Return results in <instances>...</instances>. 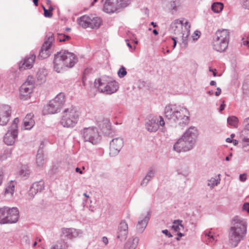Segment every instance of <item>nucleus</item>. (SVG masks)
<instances>
[{
	"instance_id": "obj_44",
	"label": "nucleus",
	"mask_w": 249,
	"mask_h": 249,
	"mask_svg": "<svg viewBox=\"0 0 249 249\" xmlns=\"http://www.w3.org/2000/svg\"><path fill=\"white\" fill-rule=\"evenodd\" d=\"M127 73L125 68L122 66L118 71V75L120 78L124 77Z\"/></svg>"
},
{
	"instance_id": "obj_3",
	"label": "nucleus",
	"mask_w": 249,
	"mask_h": 249,
	"mask_svg": "<svg viewBox=\"0 0 249 249\" xmlns=\"http://www.w3.org/2000/svg\"><path fill=\"white\" fill-rule=\"evenodd\" d=\"M77 62L74 54L66 50H62L55 55L54 69L57 72H62L66 68H72Z\"/></svg>"
},
{
	"instance_id": "obj_51",
	"label": "nucleus",
	"mask_w": 249,
	"mask_h": 249,
	"mask_svg": "<svg viewBox=\"0 0 249 249\" xmlns=\"http://www.w3.org/2000/svg\"><path fill=\"white\" fill-rule=\"evenodd\" d=\"M51 249H65L61 243H57L52 247Z\"/></svg>"
},
{
	"instance_id": "obj_56",
	"label": "nucleus",
	"mask_w": 249,
	"mask_h": 249,
	"mask_svg": "<svg viewBox=\"0 0 249 249\" xmlns=\"http://www.w3.org/2000/svg\"><path fill=\"white\" fill-rule=\"evenodd\" d=\"M162 232L163 233L165 234V235H166L167 236H168L169 237H172V234L170 232H169V231L167 230H162Z\"/></svg>"
},
{
	"instance_id": "obj_63",
	"label": "nucleus",
	"mask_w": 249,
	"mask_h": 249,
	"mask_svg": "<svg viewBox=\"0 0 249 249\" xmlns=\"http://www.w3.org/2000/svg\"><path fill=\"white\" fill-rule=\"evenodd\" d=\"M232 140L231 138H228L226 139V142H231Z\"/></svg>"
},
{
	"instance_id": "obj_45",
	"label": "nucleus",
	"mask_w": 249,
	"mask_h": 249,
	"mask_svg": "<svg viewBox=\"0 0 249 249\" xmlns=\"http://www.w3.org/2000/svg\"><path fill=\"white\" fill-rule=\"evenodd\" d=\"M37 194L36 192H35V189L34 190L31 187H30L27 196V197L28 199H33L35 196Z\"/></svg>"
},
{
	"instance_id": "obj_46",
	"label": "nucleus",
	"mask_w": 249,
	"mask_h": 249,
	"mask_svg": "<svg viewBox=\"0 0 249 249\" xmlns=\"http://www.w3.org/2000/svg\"><path fill=\"white\" fill-rule=\"evenodd\" d=\"M242 142L243 148H245V147L249 146V137H243L242 139Z\"/></svg>"
},
{
	"instance_id": "obj_33",
	"label": "nucleus",
	"mask_w": 249,
	"mask_h": 249,
	"mask_svg": "<svg viewBox=\"0 0 249 249\" xmlns=\"http://www.w3.org/2000/svg\"><path fill=\"white\" fill-rule=\"evenodd\" d=\"M170 3V9L173 12L177 11L181 6V0H168Z\"/></svg>"
},
{
	"instance_id": "obj_59",
	"label": "nucleus",
	"mask_w": 249,
	"mask_h": 249,
	"mask_svg": "<svg viewBox=\"0 0 249 249\" xmlns=\"http://www.w3.org/2000/svg\"><path fill=\"white\" fill-rule=\"evenodd\" d=\"M216 90H217V91L214 93L215 95L219 96L221 94V90L220 88H217L216 89Z\"/></svg>"
},
{
	"instance_id": "obj_47",
	"label": "nucleus",
	"mask_w": 249,
	"mask_h": 249,
	"mask_svg": "<svg viewBox=\"0 0 249 249\" xmlns=\"http://www.w3.org/2000/svg\"><path fill=\"white\" fill-rule=\"evenodd\" d=\"M242 6L245 9L249 10V0H240Z\"/></svg>"
},
{
	"instance_id": "obj_50",
	"label": "nucleus",
	"mask_w": 249,
	"mask_h": 249,
	"mask_svg": "<svg viewBox=\"0 0 249 249\" xmlns=\"http://www.w3.org/2000/svg\"><path fill=\"white\" fill-rule=\"evenodd\" d=\"M209 72L210 73V76H213L214 77L220 76V74L217 75L216 71L215 69H212V68H210Z\"/></svg>"
},
{
	"instance_id": "obj_38",
	"label": "nucleus",
	"mask_w": 249,
	"mask_h": 249,
	"mask_svg": "<svg viewBox=\"0 0 249 249\" xmlns=\"http://www.w3.org/2000/svg\"><path fill=\"white\" fill-rule=\"evenodd\" d=\"M11 155V150L10 149H7L4 150L0 154V160H6L8 158L10 157Z\"/></svg>"
},
{
	"instance_id": "obj_36",
	"label": "nucleus",
	"mask_w": 249,
	"mask_h": 249,
	"mask_svg": "<svg viewBox=\"0 0 249 249\" xmlns=\"http://www.w3.org/2000/svg\"><path fill=\"white\" fill-rule=\"evenodd\" d=\"M238 122V119L234 116H230L227 119L228 124L231 126H232L235 128L237 127Z\"/></svg>"
},
{
	"instance_id": "obj_6",
	"label": "nucleus",
	"mask_w": 249,
	"mask_h": 249,
	"mask_svg": "<svg viewBox=\"0 0 249 249\" xmlns=\"http://www.w3.org/2000/svg\"><path fill=\"white\" fill-rule=\"evenodd\" d=\"M230 33L227 29L218 30L213 36L212 46L213 49L220 53L225 52L228 48Z\"/></svg>"
},
{
	"instance_id": "obj_34",
	"label": "nucleus",
	"mask_w": 249,
	"mask_h": 249,
	"mask_svg": "<svg viewBox=\"0 0 249 249\" xmlns=\"http://www.w3.org/2000/svg\"><path fill=\"white\" fill-rule=\"evenodd\" d=\"M30 173L31 171L28 166L27 165H23L21 166L19 171V175L20 176L27 178L29 176Z\"/></svg>"
},
{
	"instance_id": "obj_4",
	"label": "nucleus",
	"mask_w": 249,
	"mask_h": 249,
	"mask_svg": "<svg viewBox=\"0 0 249 249\" xmlns=\"http://www.w3.org/2000/svg\"><path fill=\"white\" fill-rule=\"evenodd\" d=\"M190 24L187 21L184 22L183 20L177 19L175 20L171 24V30L174 34L181 38L182 47L186 48L187 47V39L190 35Z\"/></svg>"
},
{
	"instance_id": "obj_57",
	"label": "nucleus",
	"mask_w": 249,
	"mask_h": 249,
	"mask_svg": "<svg viewBox=\"0 0 249 249\" xmlns=\"http://www.w3.org/2000/svg\"><path fill=\"white\" fill-rule=\"evenodd\" d=\"M102 241L106 245H107L108 243V239L106 236H104L102 237Z\"/></svg>"
},
{
	"instance_id": "obj_15",
	"label": "nucleus",
	"mask_w": 249,
	"mask_h": 249,
	"mask_svg": "<svg viewBox=\"0 0 249 249\" xmlns=\"http://www.w3.org/2000/svg\"><path fill=\"white\" fill-rule=\"evenodd\" d=\"M150 211H146L142 213L139 216L136 226L137 232L142 233L146 228L151 216Z\"/></svg>"
},
{
	"instance_id": "obj_2",
	"label": "nucleus",
	"mask_w": 249,
	"mask_h": 249,
	"mask_svg": "<svg viewBox=\"0 0 249 249\" xmlns=\"http://www.w3.org/2000/svg\"><path fill=\"white\" fill-rule=\"evenodd\" d=\"M165 117L169 120L178 122L180 124H187L189 121L190 112L185 107L169 104L164 108Z\"/></svg>"
},
{
	"instance_id": "obj_30",
	"label": "nucleus",
	"mask_w": 249,
	"mask_h": 249,
	"mask_svg": "<svg viewBox=\"0 0 249 249\" xmlns=\"http://www.w3.org/2000/svg\"><path fill=\"white\" fill-rule=\"evenodd\" d=\"M15 182L11 181L8 182L4 191V195L5 196H12L15 192Z\"/></svg>"
},
{
	"instance_id": "obj_35",
	"label": "nucleus",
	"mask_w": 249,
	"mask_h": 249,
	"mask_svg": "<svg viewBox=\"0 0 249 249\" xmlns=\"http://www.w3.org/2000/svg\"><path fill=\"white\" fill-rule=\"evenodd\" d=\"M223 4L220 2H215L213 3L211 6L212 10L216 13L220 12L223 9Z\"/></svg>"
},
{
	"instance_id": "obj_61",
	"label": "nucleus",
	"mask_w": 249,
	"mask_h": 249,
	"mask_svg": "<svg viewBox=\"0 0 249 249\" xmlns=\"http://www.w3.org/2000/svg\"><path fill=\"white\" fill-rule=\"evenodd\" d=\"M75 171L76 172H78V173H79L80 174H83V172L82 170H81V169L78 167H77L75 169Z\"/></svg>"
},
{
	"instance_id": "obj_14",
	"label": "nucleus",
	"mask_w": 249,
	"mask_h": 249,
	"mask_svg": "<svg viewBox=\"0 0 249 249\" xmlns=\"http://www.w3.org/2000/svg\"><path fill=\"white\" fill-rule=\"evenodd\" d=\"M83 231L80 229L73 228H63L61 229V236L67 240H73L82 236Z\"/></svg>"
},
{
	"instance_id": "obj_49",
	"label": "nucleus",
	"mask_w": 249,
	"mask_h": 249,
	"mask_svg": "<svg viewBox=\"0 0 249 249\" xmlns=\"http://www.w3.org/2000/svg\"><path fill=\"white\" fill-rule=\"evenodd\" d=\"M200 32L198 31H196L192 35L193 39L194 41H196L198 39L200 36Z\"/></svg>"
},
{
	"instance_id": "obj_37",
	"label": "nucleus",
	"mask_w": 249,
	"mask_h": 249,
	"mask_svg": "<svg viewBox=\"0 0 249 249\" xmlns=\"http://www.w3.org/2000/svg\"><path fill=\"white\" fill-rule=\"evenodd\" d=\"M182 220H175L173 223L172 229L175 231H180L181 229L183 228V226L181 224Z\"/></svg>"
},
{
	"instance_id": "obj_28",
	"label": "nucleus",
	"mask_w": 249,
	"mask_h": 249,
	"mask_svg": "<svg viewBox=\"0 0 249 249\" xmlns=\"http://www.w3.org/2000/svg\"><path fill=\"white\" fill-rule=\"evenodd\" d=\"M220 176V174L215 175L208 180L207 185L211 189L220 184L221 181Z\"/></svg>"
},
{
	"instance_id": "obj_13",
	"label": "nucleus",
	"mask_w": 249,
	"mask_h": 249,
	"mask_svg": "<svg viewBox=\"0 0 249 249\" xmlns=\"http://www.w3.org/2000/svg\"><path fill=\"white\" fill-rule=\"evenodd\" d=\"M165 122L162 117L153 116L145 124L146 129L151 132H156L158 130L159 126H163Z\"/></svg>"
},
{
	"instance_id": "obj_23",
	"label": "nucleus",
	"mask_w": 249,
	"mask_h": 249,
	"mask_svg": "<svg viewBox=\"0 0 249 249\" xmlns=\"http://www.w3.org/2000/svg\"><path fill=\"white\" fill-rule=\"evenodd\" d=\"M61 108L60 107L51 100L44 107L43 112L44 114H55L59 112Z\"/></svg>"
},
{
	"instance_id": "obj_21",
	"label": "nucleus",
	"mask_w": 249,
	"mask_h": 249,
	"mask_svg": "<svg viewBox=\"0 0 249 249\" xmlns=\"http://www.w3.org/2000/svg\"><path fill=\"white\" fill-rule=\"evenodd\" d=\"M36 55L34 54H31L25 57L24 60L19 64L20 71L31 69L33 67Z\"/></svg>"
},
{
	"instance_id": "obj_58",
	"label": "nucleus",
	"mask_w": 249,
	"mask_h": 249,
	"mask_svg": "<svg viewBox=\"0 0 249 249\" xmlns=\"http://www.w3.org/2000/svg\"><path fill=\"white\" fill-rule=\"evenodd\" d=\"M225 106L226 105L224 104V101H223L222 102V103L221 104V105L220 106V108H219L220 111H222V110H223L224 109Z\"/></svg>"
},
{
	"instance_id": "obj_64",
	"label": "nucleus",
	"mask_w": 249,
	"mask_h": 249,
	"mask_svg": "<svg viewBox=\"0 0 249 249\" xmlns=\"http://www.w3.org/2000/svg\"><path fill=\"white\" fill-rule=\"evenodd\" d=\"M31 187L34 190L35 189V192H36V193H38L39 192V191L37 190L36 188H35V186H34V184H33L31 186Z\"/></svg>"
},
{
	"instance_id": "obj_26",
	"label": "nucleus",
	"mask_w": 249,
	"mask_h": 249,
	"mask_svg": "<svg viewBox=\"0 0 249 249\" xmlns=\"http://www.w3.org/2000/svg\"><path fill=\"white\" fill-rule=\"evenodd\" d=\"M91 18L89 15H85L77 18V22L79 25L82 28H89V23L91 20ZM92 19H93L92 18Z\"/></svg>"
},
{
	"instance_id": "obj_52",
	"label": "nucleus",
	"mask_w": 249,
	"mask_h": 249,
	"mask_svg": "<svg viewBox=\"0 0 249 249\" xmlns=\"http://www.w3.org/2000/svg\"><path fill=\"white\" fill-rule=\"evenodd\" d=\"M242 210L249 213V202L244 203L242 207Z\"/></svg>"
},
{
	"instance_id": "obj_32",
	"label": "nucleus",
	"mask_w": 249,
	"mask_h": 249,
	"mask_svg": "<svg viewBox=\"0 0 249 249\" xmlns=\"http://www.w3.org/2000/svg\"><path fill=\"white\" fill-rule=\"evenodd\" d=\"M44 163V154L43 152V150L42 149H39L36 155V166L39 168H41L43 167Z\"/></svg>"
},
{
	"instance_id": "obj_22",
	"label": "nucleus",
	"mask_w": 249,
	"mask_h": 249,
	"mask_svg": "<svg viewBox=\"0 0 249 249\" xmlns=\"http://www.w3.org/2000/svg\"><path fill=\"white\" fill-rule=\"evenodd\" d=\"M18 135V131L8 128L3 138L4 143L8 145H12L15 142Z\"/></svg>"
},
{
	"instance_id": "obj_43",
	"label": "nucleus",
	"mask_w": 249,
	"mask_h": 249,
	"mask_svg": "<svg viewBox=\"0 0 249 249\" xmlns=\"http://www.w3.org/2000/svg\"><path fill=\"white\" fill-rule=\"evenodd\" d=\"M33 184H34V186H35V188H36L37 190L39 192H41L44 189V182L42 181L36 182Z\"/></svg>"
},
{
	"instance_id": "obj_42",
	"label": "nucleus",
	"mask_w": 249,
	"mask_h": 249,
	"mask_svg": "<svg viewBox=\"0 0 249 249\" xmlns=\"http://www.w3.org/2000/svg\"><path fill=\"white\" fill-rule=\"evenodd\" d=\"M204 234H205L206 237L207 238V240L209 242L212 243L215 240V237H214L212 231H206L204 232Z\"/></svg>"
},
{
	"instance_id": "obj_1",
	"label": "nucleus",
	"mask_w": 249,
	"mask_h": 249,
	"mask_svg": "<svg viewBox=\"0 0 249 249\" xmlns=\"http://www.w3.org/2000/svg\"><path fill=\"white\" fill-rule=\"evenodd\" d=\"M247 221L238 217H234L229 232V242L231 248L236 247L245 237L247 232Z\"/></svg>"
},
{
	"instance_id": "obj_40",
	"label": "nucleus",
	"mask_w": 249,
	"mask_h": 249,
	"mask_svg": "<svg viewBox=\"0 0 249 249\" xmlns=\"http://www.w3.org/2000/svg\"><path fill=\"white\" fill-rule=\"evenodd\" d=\"M47 71L45 68H40L37 72L38 78H44L47 76Z\"/></svg>"
},
{
	"instance_id": "obj_19",
	"label": "nucleus",
	"mask_w": 249,
	"mask_h": 249,
	"mask_svg": "<svg viewBox=\"0 0 249 249\" xmlns=\"http://www.w3.org/2000/svg\"><path fill=\"white\" fill-rule=\"evenodd\" d=\"M128 232L127 223L122 220L119 224L117 232V238L121 241L125 240Z\"/></svg>"
},
{
	"instance_id": "obj_9",
	"label": "nucleus",
	"mask_w": 249,
	"mask_h": 249,
	"mask_svg": "<svg viewBox=\"0 0 249 249\" xmlns=\"http://www.w3.org/2000/svg\"><path fill=\"white\" fill-rule=\"evenodd\" d=\"M129 3V0H106L103 10L107 13H113L127 6Z\"/></svg>"
},
{
	"instance_id": "obj_11",
	"label": "nucleus",
	"mask_w": 249,
	"mask_h": 249,
	"mask_svg": "<svg viewBox=\"0 0 249 249\" xmlns=\"http://www.w3.org/2000/svg\"><path fill=\"white\" fill-rule=\"evenodd\" d=\"M54 39L55 38L53 33L49 32L47 34L45 38L44 42L39 52L38 55L39 57L44 59L50 55V52L49 50L54 42Z\"/></svg>"
},
{
	"instance_id": "obj_62",
	"label": "nucleus",
	"mask_w": 249,
	"mask_h": 249,
	"mask_svg": "<svg viewBox=\"0 0 249 249\" xmlns=\"http://www.w3.org/2000/svg\"><path fill=\"white\" fill-rule=\"evenodd\" d=\"M233 145H236L238 143V141L236 140H232V142H231Z\"/></svg>"
},
{
	"instance_id": "obj_10",
	"label": "nucleus",
	"mask_w": 249,
	"mask_h": 249,
	"mask_svg": "<svg viewBox=\"0 0 249 249\" xmlns=\"http://www.w3.org/2000/svg\"><path fill=\"white\" fill-rule=\"evenodd\" d=\"M82 137L85 142H89L93 145L97 144L101 140L99 132L96 127L84 128L81 131Z\"/></svg>"
},
{
	"instance_id": "obj_41",
	"label": "nucleus",
	"mask_w": 249,
	"mask_h": 249,
	"mask_svg": "<svg viewBox=\"0 0 249 249\" xmlns=\"http://www.w3.org/2000/svg\"><path fill=\"white\" fill-rule=\"evenodd\" d=\"M19 122L18 118H16L14 119V120L12 122V124L10 126V127L9 128V129H11L12 130H13L16 131H18V125Z\"/></svg>"
},
{
	"instance_id": "obj_39",
	"label": "nucleus",
	"mask_w": 249,
	"mask_h": 249,
	"mask_svg": "<svg viewBox=\"0 0 249 249\" xmlns=\"http://www.w3.org/2000/svg\"><path fill=\"white\" fill-rule=\"evenodd\" d=\"M70 38V36L68 35H66L63 34H57L56 39L59 42H63L66 40H69Z\"/></svg>"
},
{
	"instance_id": "obj_48",
	"label": "nucleus",
	"mask_w": 249,
	"mask_h": 249,
	"mask_svg": "<svg viewBox=\"0 0 249 249\" xmlns=\"http://www.w3.org/2000/svg\"><path fill=\"white\" fill-rule=\"evenodd\" d=\"M243 124L246 130L249 131V117L245 119L243 122Z\"/></svg>"
},
{
	"instance_id": "obj_16",
	"label": "nucleus",
	"mask_w": 249,
	"mask_h": 249,
	"mask_svg": "<svg viewBox=\"0 0 249 249\" xmlns=\"http://www.w3.org/2000/svg\"><path fill=\"white\" fill-rule=\"evenodd\" d=\"M198 136V131L195 126H190L182 136L183 139L185 140L193 148Z\"/></svg>"
},
{
	"instance_id": "obj_17",
	"label": "nucleus",
	"mask_w": 249,
	"mask_h": 249,
	"mask_svg": "<svg viewBox=\"0 0 249 249\" xmlns=\"http://www.w3.org/2000/svg\"><path fill=\"white\" fill-rule=\"evenodd\" d=\"M11 107L5 104L0 105V125H6L8 123L11 115Z\"/></svg>"
},
{
	"instance_id": "obj_27",
	"label": "nucleus",
	"mask_w": 249,
	"mask_h": 249,
	"mask_svg": "<svg viewBox=\"0 0 249 249\" xmlns=\"http://www.w3.org/2000/svg\"><path fill=\"white\" fill-rule=\"evenodd\" d=\"M89 17H91V18H93L90 21L89 28L93 29H98L102 23V20L100 18L93 15H89Z\"/></svg>"
},
{
	"instance_id": "obj_24",
	"label": "nucleus",
	"mask_w": 249,
	"mask_h": 249,
	"mask_svg": "<svg viewBox=\"0 0 249 249\" xmlns=\"http://www.w3.org/2000/svg\"><path fill=\"white\" fill-rule=\"evenodd\" d=\"M156 173V169L154 167L149 168L145 176L141 182V185L142 187L147 186L150 181L155 177Z\"/></svg>"
},
{
	"instance_id": "obj_54",
	"label": "nucleus",
	"mask_w": 249,
	"mask_h": 249,
	"mask_svg": "<svg viewBox=\"0 0 249 249\" xmlns=\"http://www.w3.org/2000/svg\"><path fill=\"white\" fill-rule=\"evenodd\" d=\"M92 69H91V68H87L85 70H84V76L83 78H84V77H86L87 76H88L89 74V73H91L92 72Z\"/></svg>"
},
{
	"instance_id": "obj_55",
	"label": "nucleus",
	"mask_w": 249,
	"mask_h": 249,
	"mask_svg": "<svg viewBox=\"0 0 249 249\" xmlns=\"http://www.w3.org/2000/svg\"><path fill=\"white\" fill-rule=\"evenodd\" d=\"M240 180L244 182L247 180V175L246 174H241L239 176Z\"/></svg>"
},
{
	"instance_id": "obj_5",
	"label": "nucleus",
	"mask_w": 249,
	"mask_h": 249,
	"mask_svg": "<svg viewBox=\"0 0 249 249\" xmlns=\"http://www.w3.org/2000/svg\"><path fill=\"white\" fill-rule=\"evenodd\" d=\"M80 116L77 108L71 106L62 111L59 123L64 127L72 128L78 123Z\"/></svg>"
},
{
	"instance_id": "obj_12",
	"label": "nucleus",
	"mask_w": 249,
	"mask_h": 249,
	"mask_svg": "<svg viewBox=\"0 0 249 249\" xmlns=\"http://www.w3.org/2000/svg\"><path fill=\"white\" fill-rule=\"evenodd\" d=\"M34 81L32 79L27 80L20 86L19 98L22 100H26L31 97L34 88Z\"/></svg>"
},
{
	"instance_id": "obj_25",
	"label": "nucleus",
	"mask_w": 249,
	"mask_h": 249,
	"mask_svg": "<svg viewBox=\"0 0 249 249\" xmlns=\"http://www.w3.org/2000/svg\"><path fill=\"white\" fill-rule=\"evenodd\" d=\"M33 117L34 114L30 113L27 114L24 119L23 125L25 129L30 130L34 126L35 122L33 119Z\"/></svg>"
},
{
	"instance_id": "obj_20",
	"label": "nucleus",
	"mask_w": 249,
	"mask_h": 249,
	"mask_svg": "<svg viewBox=\"0 0 249 249\" xmlns=\"http://www.w3.org/2000/svg\"><path fill=\"white\" fill-rule=\"evenodd\" d=\"M193 147L189 144L185 140L181 138L178 139L173 146V150L178 153L185 152L192 149Z\"/></svg>"
},
{
	"instance_id": "obj_8",
	"label": "nucleus",
	"mask_w": 249,
	"mask_h": 249,
	"mask_svg": "<svg viewBox=\"0 0 249 249\" xmlns=\"http://www.w3.org/2000/svg\"><path fill=\"white\" fill-rule=\"evenodd\" d=\"M19 218V212L17 208L3 207L0 208V224L16 223Z\"/></svg>"
},
{
	"instance_id": "obj_7",
	"label": "nucleus",
	"mask_w": 249,
	"mask_h": 249,
	"mask_svg": "<svg viewBox=\"0 0 249 249\" xmlns=\"http://www.w3.org/2000/svg\"><path fill=\"white\" fill-rule=\"evenodd\" d=\"M94 86L106 94L116 92L119 89V84L113 79H95Z\"/></svg>"
},
{
	"instance_id": "obj_31",
	"label": "nucleus",
	"mask_w": 249,
	"mask_h": 249,
	"mask_svg": "<svg viewBox=\"0 0 249 249\" xmlns=\"http://www.w3.org/2000/svg\"><path fill=\"white\" fill-rule=\"evenodd\" d=\"M139 239L138 237L129 238L125 244V248L127 249H135L139 243Z\"/></svg>"
},
{
	"instance_id": "obj_60",
	"label": "nucleus",
	"mask_w": 249,
	"mask_h": 249,
	"mask_svg": "<svg viewBox=\"0 0 249 249\" xmlns=\"http://www.w3.org/2000/svg\"><path fill=\"white\" fill-rule=\"evenodd\" d=\"M178 37H173L172 38V39L174 41V44H173V48H175L176 46V45H177V40H176V39Z\"/></svg>"
},
{
	"instance_id": "obj_18",
	"label": "nucleus",
	"mask_w": 249,
	"mask_h": 249,
	"mask_svg": "<svg viewBox=\"0 0 249 249\" xmlns=\"http://www.w3.org/2000/svg\"><path fill=\"white\" fill-rule=\"evenodd\" d=\"M124 145V141L121 138L113 139L110 142V152L111 156L117 155Z\"/></svg>"
},
{
	"instance_id": "obj_53",
	"label": "nucleus",
	"mask_w": 249,
	"mask_h": 249,
	"mask_svg": "<svg viewBox=\"0 0 249 249\" xmlns=\"http://www.w3.org/2000/svg\"><path fill=\"white\" fill-rule=\"evenodd\" d=\"M44 15L47 18H51L53 16L52 13L46 9H44Z\"/></svg>"
},
{
	"instance_id": "obj_29",
	"label": "nucleus",
	"mask_w": 249,
	"mask_h": 249,
	"mask_svg": "<svg viewBox=\"0 0 249 249\" xmlns=\"http://www.w3.org/2000/svg\"><path fill=\"white\" fill-rule=\"evenodd\" d=\"M52 101L61 108L65 102V95L64 93L60 92Z\"/></svg>"
}]
</instances>
